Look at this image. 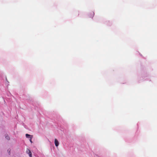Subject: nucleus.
Instances as JSON below:
<instances>
[{"label": "nucleus", "mask_w": 157, "mask_h": 157, "mask_svg": "<svg viewBox=\"0 0 157 157\" xmlns=\"http://www.w3.org/2000/svg\"><path fill=\"white\" fill-rule=\"evenodd\" d=\"M25 136H26V138H30V141L31 143H33V142L32 140L33 138V136H31L30 135L28 134H26Z\"/></svg>", "instance_id": "obj_1"}, {"label": "nucleus", "mask_w": 157, "mask_h": 157, "mask_svg": "<svg viewBox=\"0 0 157 157\" xmlns=\"http://www.w3.org/2000/svg\"><path fill=\"white\" fill-rule=\"evenodd\" d=\"M26 152L27 154H28L30 157H32V153L30 150L28 149H27L26 150Z\"/></svg>", "instance_id": "obj_2"}, {"label": "nucleus", "mask_w": 157, "mask_h": 157, "mask_svg": "<svg viewBox=\"0 0 157 157\" xmlns=\"http://www.w3.org/2000/svg\"><path fill=\"white\" fill-rule=\"evenodd\" d=\"M55 144L56 147H58L59 145V142L58 140L56 139H55Z\"/></svg>", "instance_id": "obj_3"}, {"label": "nucleus", "mask_w": 157, "mask_h": 157, "mask_svg": "<svg viewBox=\"0 0 157 157\" xmlns=\"http://www.w3.org/2000/svg\"><path fill=\"white\" fill-rule=\"evenodd\" d=\"M94 15V13L93 12H91L89 15L90 17H93Z\"/></svg>", "instance_id": "obj_4"}, {"label": "nucleus", "mask_w": 157, "mask_h": 157, "mask_svg": "<svg viewBox=\"0 0 157 157\" xmlns=\"http://www.w3.org/2000/svg\"><path fill=\"white\" fill-rule=\"evenodd\" d=\"M6 138L7 139V140H10V137L9 136H6Z\"/></svg>", "instance_id": "obj_5"}, {"label": "nucleus", "mask_w": 157, "mask_h": 157, "mask_svg": "<svg viewBox=\"0 0 157 157\" xmlns=\"http://www.w3.org/2000/svg\"><path fill=\"white\" fill-rule=\"evenodd\" d=\"M8 154L9 155H10V150H9V149H8Z\"/></svg>", "instance_id": "obj_6"}]
</instances>
